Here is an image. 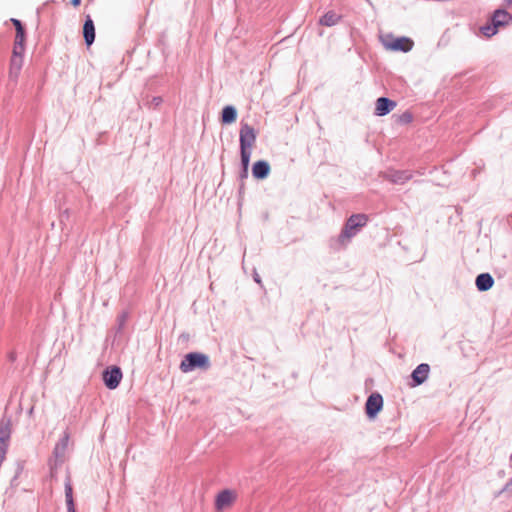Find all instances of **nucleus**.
<instances>
[{"mask_svg":"<svg viewBox=\"0 0 512 512\" xmlns=\"http://www.w3.org/2000/svg\"><path fill=\"white\" fill-rule=\"evenodd\" d=\"M368 216L366 214H352L345 222V225L337 238V243L341 247H346L347 244L355 237L360 230L366 226Z\"/></svg>","mask_w":512,"mask_h":512,"instance_id":"f257e3e1","label":"nucleus"},{"mask_svg":"<svg viewBox=\"0 0 512 512\" xmlns=\"http://www.w3.org/2000/svg\"><path fill=\"white\" fill-rule=\"evenodd\" d=\"M211 367L209 357L200 352H191L184 356L180 363V370L188 373L195 369L208 370Z\"/></svg>","mask_w":512,"mask_h":512,"instance_id":"f03ea898","label":"nucleus"},{"mask_svg":"<svg viewBox=\"0 0 512 512\" xmlns=\"http://www.w3.org/2000/svg\"><path fill=\"white\" fill-rule=\"evenodd\" d=\"M240 150H251L256 142L255 129L247 123L241 125Z\"/></svg>","mask_w":512,"mask_h":512,"instance_id":"7ed1b4c3","label":"nucleus"},{"mask_svg":"<svg viewBox=\"0 0 512 512\" xmlns=\"http://www.w3.org/2000/svg\"><path fill=\"white\" fill-rule=\"evenodd\" d=\"M237 498V493L230 489H225L219 492L215 499V509L222 512L230 508Z\"/></svg>","mask_w":512,"mask_h":512,"instance_id":"20e7f679","label":"nucleus"},{"mask_svg":"<svg viewBox=\"0 0 512 512\" xmlns=\"http://www.w3.org/2000/svg\"><path fill=\"white\" fill-rule=\"evenodd\" d=\"M383 43L384 46L389 50L402 52L410 51L414 44L413 41L407 37H390V40H385Z\"/></svg>","mask_w":512,"mask_h":512,"instance_id":"39448f33","label":"nucleus"},{"mask_svg":"<svg viewBox=\"0 0 512 512\" xmlns=\"http://www.w3.org/2000/svg\"><path fill=\"white\" fill-rule=\"evenodd\" d=\"M383 407V398L379 393L371 394L366 401V414L374 418Z\"/></svg>","mask_w":512,"mask_h":512,"instance_id":"423d86ee","label":"nucleus"},{"mask_svg":"<svg viewBox=\"0 0 512 512\" xmlns=\"http://www.w3.org/2000/svg\"><path fill=\"white\" fill-rule=\"evenodd\" d=\"M11 434L10 421L2 419L0 422V454L6 455Z\"/></svg>","mask_w":512,"mask_h":512,"instance_id":"0eeeda50","label":"nucleus"},{"mask_svg":"<svg viewBox=\"0 0 512 512\" xmlns=\"http://www.w3.org/2000/svg\"><path fill=\"white\" fill-rule=\"evenodd\" d=\"M122 378V373L119 368L114 367L110 370H106L103 372V380L105 385L109 389H114L118 386L120 380Z\"/></svg>","mask_w":512,"mask_h":512,"instance_id":"6e6552de","label":"nucleus"},{"mask_svg":"<svg viewBox=\"0 0 512 512\" xmlns=\"http://www.w3.org/2000/svg\"><path fill=\"white\" fill-rule=\"evenodd\" d=\"M396 107V102L386 97H380L376 101L375 115L384 116Z\"/></svg>","mask_w":512,"mask_h":512,"instance_id":"1a4fd4ad","label":"nucleus"},{"mask_svg":"<svg viewBox=\"0 0 512 512\" xmlns=\"http://www.w3.org/2000/svg\"><path fill=\"white\" fill-rule=\"evenodd\" d=\"M430 367L426 363H421L412 372L413 386L421 385L428 378Z\"/></svg>","mask_w":512,"mask_h":512,"instance_id":"9d476101","label":"nucleus"},{"mask_svg":"<svg viewBox=\"0 0 512 512\" xmlns=\"http://www.w3.org/2000/svg\"><path fill=\"white\" fill-rule=\"evenodd\" d=\"M69 444V434L65 433L63 437L59 440V442L55 445L53 450V455L56 462H63L66 451Z\"/></svg>","mask_w":512,"mask_h":512,"instance_id":"9b49d317","label":"nucleus"},{"mask_svg":"<svg viewBox=\"0 0 512 512\" xmlns=\"http://www.w3.org/2000/svg\"><path fill=\"white\" fill-rule=\"evenodd\" d=\"M25 51V45H14L11 57V70L18 72L23 64V54Z\"/></svg>","mask_w":512,"mask_h":512,"instance_id":"f8f14e48","label":"nucleus"},{"mask_svg":"<svg viewBox=\"0 0 512 512\" xmlns=\"http://www.w3.org/2000/svg\"><path fill=\"white\" fill-rule=\"evenodd\" d=\"M385 177L394 184L402 185L412 178V173L407 170L389 171Z\"/></svg>","mask_w":512,"mask_h":512,"instance_id":"ddd939ff","label":"nucleus"},{"mask_svg":"<svg viewBox=\"0 0 512 512\" xmlns=\"http://www.w3.org/2000/svg\"><path fill=\"white\" fill-rule=\"evenodd\" d=\"M83 36L85 43L87 46H90L95 40V26L94 22L91 19L90 15L86 16L84 25H83Z\"/></svg>","mask_w":512,"mask_h":512,"instance_id":"4468645a","label":"nucleus"},{"mask_svg":"<svg viewBox=\"0 0 512 512\" xmlns=\"http://www.w3.org/2000/svg\"><path fill=\"white\" fill-rule=\"evenodd\" d=\"M270 172V165L264 160H260L254 163L252 167V174L256 179H264Z\"/></svg>","mask_w":512,"mask_h":512,"instance_id":"2eb2a0df","label":"nucleus"},{"mask_svg":"<svg viewBox=\"0 0 512 512\" xmlns=\"http://www.w3.org/2000/svg\"><path fill=\"white\" fill-rule=\"evenodd\" d=\"M475 284L479 291L484 292L493 286L494 279L489 273H482L477 276Z\"/></svg>","mask_w":512,"mask_h":512,"instance_id":"dca6fc26","label":"nucleus"},{"mask_svg":"<svg viewBox=\"0 0 512 512\" xmlns=\"http://www.w3.org/2000/svg\"><path fill=\"white\" fill-rule=\"evenodd\" d=\"M512 20V16L506 10H496L492 17V23L495 27L508 24Z\"/></svg>","mask_w":512,"mask_h":512,"instance_id":"f3484780","label":"nucleus"},{"mask_svg":"<svg viewBox=\"0 0 512 512\" xmlns=\"http://www.w3.org/2000/svg\"><path fill=\"white\" fill-rule=\"evenodd\" d=\"M341 19V16L334 11H328L319 20V24L322 26L331 27L336 25Z\"/></svg>","mask_w":512,"mask_h":512,"instance_id":"a211bd4d","label":"nucleus"},{"mask_svg":"<svg viewBox=\"0 0 512 512\" xmlns=\"http://www.w3.org/2000/svg\"><path fill=\"white\" fill-rule=\"evenodd\" d=\"M237 118V111L234 106H225L222 110L221 121L223 124H231Z\"/></svg>","mask_w":512,"mask_h":512,"instance_id":"6ab92c4d","label":"nucleus"},{"mask_svg":"<svg viewBox=\"0 0 512 512\" xmlns=\"http://www.w3.org/2000/svg\"><path fill=\"white\" fill-rule=\"evenodd\" d=\"M72 492H73L72 486H71L70 480H68L65 484V496H66L68 512H76L75 507H74Z\"/></svg>","mask_w":512,"mask_h":512,"instance_id":"aec40b11","label":"nucleus"},{"mask_svg":"<svg viewBox=\"0 0 512 512\" xmlns=\"http://www.w3.org/2000/svg\"><path fill=\"white\" fill-rule=\"evenodd\" d=\"M241 154V163L243 166L244 171H247L249 163H250V157H251V150H240Z\"/></svg>","mask_w":512,"mask_h":512,"instance_id":"412c9836","label":"nucleus"},{"mask_svg":"<svg viewBox=\"0 0 512 512\" xmlns=\"http://www.w3.org/2000/svg\"><path fill=\"white\" fill-rule=\"evenodd\" d=\"M481 31L482 33L487 36V37H491L493 36L494 34H496L497 32V27H495L494 25L493 26H483L481 27Z\"/></svg>","mask_w":512,"mask_h":512,"instance_id":"4be33fe9","label":"nucleus"},{"mask_svg":"<svg viewBox=\"0 0 512 512\" xmlns=\"http://www.w3.org/2000/svg\"><path fill=\"white\" fill-rule=\"evenodd\" d=\"M11 21H12L13 25L15 26L16 34H25L24 28L18 19H11Z\"/></svg>","mask_w":512,"mask_h":512,"instance_id":"5701e85b","label":"nucleus"},{"mask_svg":"<svg viewBox=\"0 0 512 512\" xmlns=\"http://www.w3.org/2000/svg\"><path fill=\"white\" fill-rule=\"evenodd\" d=\"M25 34H16L14 45H25Z\"/></svg>","mask_w":512,"mask_h":512,"instance_id":"b1692460","label":"nucleus"},{"mask_svg":"<svg viewBox=\"0 0 512 512\" xmlns=\"http://www.w3.org/2000/svg\"><path fill=\"white\" fill-rule=\"evenodd\" d=\"M400 121L402 123H409L412 121V115L410 113H404L403 115H401Z\"/></svg>","mask_w":512,"mask_h":512,"instance_id":"393cba45","label":"nucleus"},{"mask_svg":"<svg viewBox=\"0 0 512 512\" xmlns=\"http://www.w3.org/2000/svg\"><path fill=\"white\" fill-rule=\"evenodd\" d=\"M162 102H163L162 97H160V96H156V97H153V98H152L150 105H152V106H154V107H157V106H159Z\"/></svg>","mask_w":512,"mask_h":512,"instance_id":"a878e982","label":"nucleus"},{"mask_svg":"<svg viewBox=\"0 0 512 512\" xmlns=\"http://www.w3.org/2000/svg\"><path fill=\"white\" fill-rule=\"evenodd\" d=\"M71 4L74 7H78L81 4V0H71Z\"/></svg>","mask_w":512,"mask_h":512,"instance_id":"bb28decb","label":"nucleus"},{"mask_svg":"<svg viewBox=\"0 0 512 512\" xmlns=\"http://www.w3.org/2000/svg\"><path fill=\"white\" fill-rule=\"evenodd\" d=\"M506 488L509 489L511 488L512 489V479L509 481V483L506 485Z\"/></svg>","mask_w":512,"mask_h":512,"instance_id":"cd10ccee","label":"nucleus"},{"mask_svg":"<svg viewBox=\"0 0 512 512\" xmlns=\"http://www.w3.org/2000/svg\"><path fill=\"white\" fill-rule=\"evenodd\" d=\"M507 5H512V0H506Z\"/></svg>","mask_w":512,"mask_h":512,"instance_id":"c85d7f7f","label":"nucleus"},{"mask_svg":"<svg viewBox=\"0 0 512 512\" xmlns=\"http://www.w3.org/2000/svg\"><path fill=\"white\" fill-rule=\"evenodd\" d=\"M254 279L256 282L260 283V279L258 278V276H256Z\"/></svg>","mask_w":512,"mask_h":512,"instance_id":"c756f323","label":"nucleus"},{"mask_svg":"<svg viewBox=\"0 0 512 512\" xmlns=\"http://www.w3.org/2000/svg\"><path fill=\"white\" fill-rule=\"evenodd\" d=\"M511 459H512V454H511Z\"/></svg>","mask_w":512,"mask_h":512,"instance_id":"7c9ffc66","label":"nucleus"},{"mask_svg":"<svg viewBox=\"0 0 512 512\" xmlns=\"http://www.w3.org/2000/svg\"><path fill=\"white\" fill-rule=\"evenodd\" d=\"M511 459H512V454H511Z\"/></svg>","mask_w":512,"mask_h":512,"instance_id":"2f4dec72","label":"nucleus"}]
</instances>
